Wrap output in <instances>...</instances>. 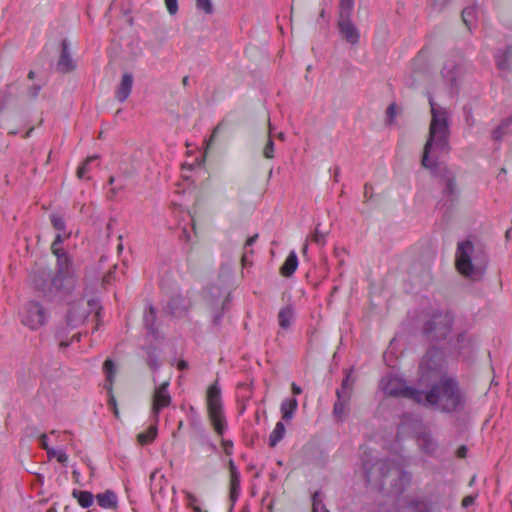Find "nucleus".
<instances>
[{
    "mask_svg": "<svg viewBox=\"0 0 512 512\" xmlns=\"http://www.w3.org/2000/svg\"><path fill=\"white\" fill-rule=\"evenodd\" d=\"M97 503L104 509L114 510L117 508L118 499L112 490H106L96 495Z\"/></svg>",
    "mask_w": 512,
    "mask_h": 512,
    "instance_id": "b1692460",
    "label": "nucleus"
},
{
    "mask_svg": "<svg viewBox=\"0 0 512 512\" xmlns=\"http://www.w3.org/2000/svg\"><path fill=\"white\" fill-rule=\"evenodd\" d=\"M51 223L56 230L62 231L65 229V222L62 217L57 215L51 216Z\"/></svg>",
    "mask_w": 512,
    "mask_h": 512,
    "instance_id": "49530a36",
    "label": "nucleus"
},
{
    "mask_svg": "<svg viewBox=\"0 0 512 512\" xmlns=\"http://www.w3.org/2000/svg\"><path fill=\"white\" fill-rule=\"evenodd\" d=\"M383 390L389 396L407 398L419 404L421 387H410L400 378H388L383 385Z\"/></svg>",
    "mask_w": 512,
    "mask_h": 512,
    "instance_id": "1a4fd4ad",
    "label": "nucleus"
},
{
    "mask_svg": "<svg viewBox=\"0 0 512 512\" xmlns=\"http://www.w3.org/2000/svg\"><path fill=\"white\" fill-rule=\"evenodd\" d=\"M220 318H221V314L217 312V314L214 316V323L218 324V322L220 321Z\"/></svg>",
    "mask_w": 512,
    "mask_h": 512,
    "instance_id": "69168bd1",
    "label": "nucleus"
},
{
    "mask_svg": "<svg viewBox=\"0 0 512 512\" xmlns=\"http://www.w3.org/2000/svg\"><path fill=\"white\" fill-rule=\"evenodd\" d=\"M329 234V230H323L321 228V224L318 223L314 229V232L310 236V240L320 246L325 245L326 243V237Z\"/></svg>",
    "mask_w": 512,
    "mask_h": 512,
    "instance_id": "473e14b6",
    "label": "nucleus"
},
{
    "mask_svg": "<svg viewBox=\"0 0 512 512\" xmlns=\"http://www.w3.org/2000/svg\"><path fill=\"white\" fill-rule=\"evenodd\" d=\"M354 0H340L338 10V20L352 19Z\"/></svg>",
    "mask_w": 512,
    "mask_h": 512,
    "instance_id": "c85d7f7f",
    "label": "nucleus"
},
{
    "mask_svg": "<svg viewBox=\"0 0 512 512\" xmlns=\"http://www.w3.org/2000/svg\"><path fill=\"white\" fill-rule=\"evenodd\" d=\"M298 402L295 398L287 399L281 404V413L284 420H290L297 409Z\"/></svg>",
    "mask_w": 512,
    "mask_h": 512,
    "instance_id": "c756f323",
    "label": "nucleus"
},
{
    "mask_svg": "<svg viewBox=\"0 0 512 512\" xmlns=\"http://www.w3.org/2000/svg\"><path fill=\"white\" fill-rule=\"evenodd\" d=\"M166 9L170 15H175L178 12V0H164Z\"/></svg>",
    "mask_w": 512,
    "mask_h": 512,
    "instance_id": "a18cd8bd",
    "label": "nucleus"
},
{
    "mask_svg": "<svg viewBox=\"0 0 512 512\" xmlns=\"http://www.w3.org/2000/svg\"><path fill=\"white\" fill-rule=\"evenodd\" d=\"M240 492V475L230 477V499L232 502L236 501Z\"/></svg>",
    "mask_w": 512,
    "mask_h": 512,
    "instance_id": "e433bc0d",
    "label": "nucleus"
},
{
    "mask_svg": "<svg viewBox=\"0 0 512 512\" xmlns=\"http://www.w3.org/2000/svg\"><path fill=\"white\" fill-rule=\"evenodd\" d=\"M121 189H122V187H120V188H112L111 191H110L111 195L109 196V198L113 199L115 197V195L117 194V192L119 190H121Z\"/></svg>",
    "mask_w": 512,
    "mask_h": 512,
    "instance_id": "0e129e2a",
    "label": "nucleus"
},
{
    "mask_svg": "<svg viewBox=\"0 0 512 512\" xmlns=\"http://www.w3.org/2000/svg\"><path fill=\"white\" fill-rule=\"evenodd\" d=\"M453 319L448 313H436L423 327V333L429 341H439L447 338L452 327Z\"/></svg>",
    "mask_w": 512,
    "mask_h": 512,
    "instance_id": "6e6552de",
    "label": "nucleus"
},
{
    "mask_svg": "<svg viewBox=\"0 0 512 512\" xmlns=\"http://www.w3.org/2000/svg\"><path fill=\"white\" fill-rule=\"evenodd\" d=\"M435 6L443 7L449 0H432Z\"/></svg>",
    "mask_w": 512,
    "mask_h": 512,
    "instance_id": "680f3d73",
    "label": "nucleus"
},
{
    "mask_svg": "<svg viewBox=\"0 0 512 512\" xmlns=\"http://www.w3.org/2000/svg\"><path fill=\"white\" fill-rule=\"evenodd\" d=\"M476 10L474 7H466L462 11V21L465 24V26L468 28V30H471V26L473 24L474 18H475Z\"/></svg>",
    "mask_w": 512,
    "mask_h": 512,
    "instance_id": "c9c22d12",
    "label": "nucleus"
},
{
    "mask_svg": "<svg viewBox=\"0 0 512 512\" xmlns=\"http://www.w3.org/2000/svg\"><path fill=\"white\" fill-rule=\"evenodd\" d=\"M324 18H325V10H324V9H322V10L320 11V13H319V18H318V20H320V19H324Z\"/></svg>",
    "mask_w": 512,
    "mask_h": 512,
    "instance_id": "774afa93",
    "label": "nucleus"
},
{
    "mask_svg": "<svg viewBox=\"0 0 512 512\" xmlns=\"http://www.w3.org/2000/svg\"><path fill=\"white\" fill-rule=\"evenodd\" d=\"M488 256L481 248H476L469 240L458 243L456 267L459 273L472 281L481 280L487 270Z\"/></svg>",
    "mask_w": 512,
    "mask_h": 512,
    "instance_id": "7ed1b4c3",
    "label": "nucleus"
},
{
    "mask_svg": "<svg viewBox=\"0 0 512 512\" xmlns=\"http://www.w3.org/2000/svg\"><path fill=\"white\" fill-rule=\"evenodd\" d=\"M224 125L225 121L223 120L213 129L212 135L208 141V145H210L214 141L215 137L217 136V134L220 132Z\"/></svg>",
    "mask_w": 512,
    "mask_h": 512,
    "instance_id": "09e8293b",
    "label": "nucleus"
},
{
    "mask_svg": "<svg viewBox=\"0 0 512 512\" xmlns=\"http://www.w3.org/2000/svg\"><path fill=\"white\" fill-rule=\"evenodd\" d=\"M474 501H475V497L474 496H472V495L466 496L462 500V506L464 508H467V507L473 505Z\"/></svg>",
    "mask_w": 512,
    "mask_h": 512,
    "instance_id": "603ef678",
    "label": "nucleus"
},
{
    "mask_svg": "<svg viewBox=\"0 0 512 512\" xmlns=\"http://www.w3.org/2000/svg\"><path fill=\"white\" fill-rule=\"evenodd\" d=\"M195 5L199 11H203L207 15H211L214 12L212 0H195Z\"/></svg>",
    "mask_w": 512,
    "mask_h": 512,
    "instance_id": "ea45409f",
    "label": "nucleus"
},
{
    "mask_svg": "<svg viewBox=\"0 0 512 512\" xmlns=\"http://www.w3.org/2000/svg\"><path fill=\"white\" fill-rule=\"evenodd\" d=\"M35 78V72L33 70L29 71L28 79L33 80Z\"/></svg>",
    "mask_w": 512,
    "mask_h": 512,
    "instance_id": "338daca9",
    "label": "nucleus"
},
{
    "mask_svg": "<svg viewBox=\"0 0 512 512\" xmlns=\"http://www.w3.org/2000/svg\"><path fill=\"white\" fill-rule=\"evenodd\" d=\"M184 494L186 496L188 507L193 509L194 512H208L202 511L201 507L198 505L199 500L194 494L188 491H184Z\"/></svg>",
    "mask_w": 512,
    "mask_h": 512,
    "instance_id": "a19ab883",
    "label": "nucleus"
},
{
    "mask_svg": "<svg viewBox=\"0 0 512 512\" xmlns=\"http://www.w3.org/2000/svg\"><path fill=\"white\" fill-rule=\"evenodd\" d=\"M40 90H41V85L39 84H34L30 87H28L27 89V95L28 97L31 99V100H35L39 93H40Z\"/></svg>",
    "mask_w": 512,
    "mask_h": 512,
    "instance_id": "de8ad7c7",
    "label": "nucleus"
},
{
    "mask_svg": "<svg viewBox=\"0 0 512 512\" xmlns=\"http://www.w3.org/2000/svg\"><path fill=\"white\" fill-rule=\"evenodd\" d=\"M207 407L210 421L218 435H223L225 420L222 413L221 390L215 381L207 390Z\"/></svg>",
    "mask_w": 512,
    "mask_h": 512,
    "instance_id": "423d86ee",
    "label": "nucleus"
},
{
    "mask_svg": "<svg viewBox=\"0 0 512 512\" xmlns=\"http://www.w3.org/2000/svg\"><path fill=\"white\" fill-rule=\"evenodd\" d=\"M337 401L334 403L333 416L337 421L342 422L349 411L350 398L342 394L336 395Z\"/></svg>",
    "mask_w": 512,
    "mask_h": 512,
    "instance_id": "412c9836",
    "label": "nucleus"
},
{
    "mask_svg": "<svg viewBox=\"0 0 512 512\" xmlns=\"http://www.w3.org/2000/svg\"><path fill=\"white\" fill-rule=\"evenodd\" d=\"M285 431L286 429L284 424L282 422H277L269 436V445L271 447H275L283 439Z\"/></svg>",
    "mask_w": 512,
    "mask_h": 512,
    "instance_id": "7c9ffc66",
    "label": "nucleus"
},
{
    "mask_svg": "<svg viewBox=\"0 0 512 512\" xmlns=\"http://www.w3.org/2000/svg\"><path fill=\"white\" fill-rule=\"evenodd\" d=\"M442 354L429 350L419 366V405L442 413H456L465 408L466 397L456 379L441 375Z\"/></svg>",
    "mask_w": 512,
    "mask_h": 512,
    "instance_id": "f257e3e1",
    "label": "nucleus"
},
{
    "mask_svg": "<svg viewBox=\"0 0 512 512\" xmlns=\"http://www.w3.org/2000/svg\"><path fill=\"white\" fill-rule=\"evenodd\" d=\"M114 274V270L110 269L104 276H103V282L104 283H110L112 277Z\"/></svg>",
    "mask_w": 512,
    "mask_h": 512,
    "instance_id": "13d9d810",
    "label": "nucleus"
},
{
    "mask_svg": "<svg viewBox=\"0 0 512 512\" xmlns=\"http://www.w3.org/2000/svg\"><path fill=\"white\" fill-rule=\"evenodd\" d=\"M97 158V156H91V157H88L86 158V160L79 166L78 170H77V177L78 178H83L84 175L87 173L88 171V165Z\"/></svg>",
    "mask_w": 512,
    "mask_h": 512,
    "instance_id": "37998d69",
    "label": "nucleus"
},
{
    "mask_svg": "<svg viewBox=\"0 0 512 512\" xmlns=\"http://www.w3.org/2000/svg\"><path fill=\"white\" fill-rule=\"evenodd\" d=\"M462 75V65L454 60L446 61L441 70V76L449 86L451 92L457 91Z\"/></svg>",
    "mask_w": 512,
    "mask_h": 512,
    "instance_id": "ddd939ff",
    "label": "nucleus"
},
{
    "mask_svg": "<svg viewBox=\"0 0 512 512\" xmlns=\"http://www.w3.org/2000/svg\"><path fill=\"white\" fill-rule=\"evenodd\" d=\"M512 132V119L506 117L491 131V138L493 141L500 143L503 137Z\"/></svg>",
    "mask_w": 512,
    "mask_h": 512,
    "instance_id": "4be33fe9",
    "label": "nucleus"
},
{
    "mask_svg": "<svg viewBox=\"0 0 512 512\" xmlns=\"http://www.w3.org/2000/svg\"><path fill=\"white\" fill-rule=\"evenodd\" d=\"M133 83L134 78L132 73L126 72L122 75L121 81L115 91V97L119 102L123 103L127 100L131 94Z\"/></svg>",
    "mask_w": 512,
    "mask_h": 512,
    "instance_id": "6ab92c4d",
    "label": "nucleus"
},
{
    "mask_svg": "<svg viewBox=\"0 0 512 512\" xmlns=\"http://www.w3.org/2000/svg\"><path fill=\"white\" fill-rule=\"evenodd\" d=\"M61 48V54L57 62V69L62 73L71 72L76 68V65L69 51V44L67 40L62 41Z\"/></svg>",
    "mask_w": 512,
    "mask_h": 512,
    "instance_id": "f3484780",
    "label": "nucleus"
},
{
    "mask_svg": "<svg viewBox=\"0 0 512 512\" xmlns=\"http://www.w3.org/2000/svg\"><path fill=\"white\" fill-rule=\"evenodd\" d=\"M31 282L36 290L42 292L46 296H50L54 293H70L74 290L65 289L54 285V277L49 279V275L45 270H38L33 272L31 276Z\"/></svg>",
    "mask_w": 512,
    "mask_h": 512,
    "instance_id": "9d476101",
    "label": "nucleus"
},
{
    "mask_svg": "<svg viewBox=\"0 0 512 512\" xmlns=\"http://www.w3.org/2000/svg\"><path fill=\"white\" fill-rule=\"evenodd\" d=\"M188 367V363L184 360H181L179 363H178V368L180 370H184Z\"/></svg>",
    "mask_w": 512,
    "mask_h": 512,
    "instance_id": "e2e57ef3",
    "label": "nucleus"
},
{
    "mask_svg": "<svg viewBox=\"0 0 512 512\" xmlns=\"http://www.w3.org/2000/svg\"><path fill=\"white\" fill-rule=\"evenodd\" d=\"M397 114V105L391 103L386 110L387 123L392 124Z\"/></svg>",
    "mask_w": 512,
    "mask_h": 512,
    "instance_id": "c03bdc74",
    "label": "nucleus"
},
{
    "mask_svg": "<svg viewBox=\"0 0 512 512\" xmlns=\"http://www.w3.org/2000/svg\"><path fill=\"white\" fill-rule=\"evenodd\" d=\"M157 435V423L154 421L147 431L138 434L137 439L141 445L151 443Z\"/></svg>",
    "mask_w": 512,
    "mask_h": 512,
    "instance_id": "2f4dec72",
    "label": "nucleus"
},
{
    "mask_svg": "<svg viewBox=\"0 0 512 512\" xmlns=\"http://www.w3.org/2000/svg\"><path fill=\"white\" fill-rule=\"evenodd\" d=\"M147 364L153 370H156L159 367L158 359L154 355H149L148 356Z\"/></svg>",
    "mask_w": 512,
    "mask_h": 512,
    "instance_id": "8fccbe9b",
    "label": "nucleus"
},
{
    "mask_svg": "<svg viewBox=\"0 0 512 512\" xmlns=\"http://www.w3.org/2000/svg\"><path fill=\"white\" fill-rule=\"evenodd\" d=\"M257 238H258V234H254L253 236L249 237L246 240L244 248L246 249L247 247L253 245L256 242Z\"/></svg>",
    "mask_w": 512,
    "mask_h": 512,
    "instance_id": "4d7b16f0",
    "label": "nucleus"
},
{
    "mask_svg": "<svg viewBox=\"0 0 512 512\" xmlns=\"http://www.w3.org/2000/svg\"><path fill=\"white\" fill-rule=\"evenodd\" d=\"M354 380H351V371H349L346 377L343 379L341 387L337 389L336 395L342 394L344 396L351 397Z\"/></svg>",
    "mask_w": 512,
    "mask_h": 512,
    "instance_id": "72a5a7b5",
    "label": "nucleus"
},
{
    "mask_svg": "<svg viewBox=\"0 0 512 512\" xmlns=\"http://www.w3.org/2000/svg\"><path fill=\"white\" fill-rule=\"evenodd\" d=\"M155 321H156V312H155V309L152 306H150L144 314V325L150 333L155 332V327H154Z\"/></svg>",
    "mask_w": 512,
    "mask_h": 512,
    "instance_id": "f704fd0d",
    "label": "nucleus"
},
{
    "mask_svg": "<svg viewBox=\"0 0 512 512\" xmlns=\"http://www.w3.org/2000/svg\"><path fill=\"white\" fill-rule=\"evenodd\" d=\"M298 267V258L294 251L290 252L284 264L280 268V272L285 277H290Z\"/></svg>",
    "mask_w": 512,
    "mask_h": 512,
    "instance_id": "393cba45",
    "label": "nucleus"
},
{
    "mask_svg": "<svg viewBox=\"0 0 512 512\" xmlns=\"http://www.w3.org/2000/svg\"><path fill=\"white\" fill-rule=\"evenodd\" d=\"M362 464L368 482L381 481L392 471V469H396L401 479L406 483H409L411 480L410 474L408 472L398 469L389 460L381 459L372 462V458L367 453H365Z\"/></svg>",
    "mask_w": 512,
    "mask_h": 512,
    "instance_id": "39448f33",
    "label": "nucleus"
},
{
    "mask_svg": "<svg viewBox=\"0 0 512 512\" xmlns=\"http://www.w3.org/2000/svg\"><path fill=\"white\" fill-rule=\"evenodd\" d=\"M512 132V119L506 117L491 131V138L493 141L500 143L503 137Z\"/></svg>",
    "mask_w": 512,
    "mask_h": 512,
    "instance_id": "5701e85b",
    "label": "nucleus"
},
{
    "mask_svg": "<svg viewBox=\"0 0 512 512\" xmlns=\"http://www.w3.org/2000/svg\"><path fill=\"white\" fill-rule=\"evenodd\" d=\"M506 174H507V170H506V168L502 167V168L500 169V171H499V173H498L497 177H496V178H497V180H498L499 182H503V181H505V176H506Z\"/></svg>",
    "mask_w": 512,
    "mask_h": 512,
    "instance_id": "6e6d98bb",
    "label": "nucleus"
},
{
    "mask_svg": "<svg viewBox=\"0 0 512 512\" xmlns=\"http://www.w3.org/2000/svg\"><path fill=\"white\" fill-rule=\"evenodd\" d=\"M268 124H269V138H268V141L263 149V155L267 159H272V158H274V142L271 139L272 126H271L269 118H268Z\"/></svg>",
    "mask_w": 512,
    "mask_h": 512,
    "instance_id": "58836bf2",
    "label": "nucleus"
},
{
    "mask_svg": "<svg viewBox=\"0 0 512 512\" xmlns=\"http://www.w3.org/2000/svg\"><path fill=\"white\" fill-rule=\"evenodd\" d=\"M72 496L77 499L80 506L88 508L93 504L94 496L89 491H82L74 489Z\"/></svg>",
    "mask_w": 512,
    "mask_h": 512,
    "instance_id": "bb28decb",
    "label": "nucleus"
},
{
    "mask_svg": "<svg viewBox=\"0 0 512 512\" xmlns=\"http://www.w3.org/2000/svg\"><path fill=\"white\" fill-rule=\"evenodd\" d=\"M428 102L431 111V121L428 138L423 148L421 164L424 168L431 170L441 180L444 185V195L452 198L458 192L456 175L447 166L437 163L439 156L448 154L451 150L448 111L445 107L435 102L431 93H428Z\"/></svg>",
    "mask_w": 512,
    "mask_h": 512,
    "instance_id": "f03ea898",
    "label": "nucleus"
},
{
    "mask_svg": "<svg viewBox=\"0 0 512 512\" xmlns=\"http://www.w3.org/2000/svg\"><path fill=\"white\" fill-rule=\"evenodd\" d=\"M92 306V301L87 303L83 301L71 304L66 316V324L70 328H77L84 323L90 313L89 307Z\"/></svg>",
    "mask_w": 512,
    "mask_h": 512,
    "instance_id": "f8f14e48",
    "label": "nucleus"
},
{
    "mask_svg": "<svg viewBox=\"0 0 512 512\" xmlns=\"http://www.w3.org/2000/svg\"><path fill=\"white\" fill-rule=\"evenodd\" d=\"M103 370L106 374V384L105 388L109 393L108 405L113 410V414L116 418H119V410L117 407L116 399L112 393V387L114 383V378L116 374V366L111 359H107L103 364Z\"/></svg>",
    "mask_w": 512,
    "mask_h": 512,
    "instance_id": "4468645a",
    "label": "nucleus"
},
{
    "mask_svg": "<svg viewBox=\"0 0 512 512\" xmlns=\"http://www.w3.org/2000/svg\"><path fill=\"white\" fill-rule=\"evenodd\" d=\"M222 445L224 447L225 453L228 454V455L231 454V449H232V446H233L232 442L228 441V440H223L222 441Z\"/></svg>",
    "mask_w": 512,
    "mask_h": 512,
    "instance_id": "864d4df0",
    "label": "nucleus"
},
{
    "mask_svg": "<svg viewBox=\"0 0 512 512\" xmlns=\"http://www.w3.org/2000/svg\"><path fill=\"white\" fill-rule=\"evenodd\" d=\"M292 392L295 394V395H299L301 394L302 390L299 386H297L295 383L292 384Z\"/></svg>",
    "mask_w": 512,
    "mask_h": 512,
    "instance_id": "052dcab7",
    "label": "nucleus"
},
{
    "mask_svg": "<svg viewBox=\"0 0 512 512\" xmlns=\"http://www.w3.org/2000/svg\"><path fill=\"white\" fill-rule=\"evenodd\" d=\"M294 316L293 308L289 305L283 307L278 314L279 325L283 329H287L291 325V321Z\"/></svg>",
    "mask_w": 512,
    "mask_h": 512,
    "instance_id": "cd10ccee",
    "label": "nucleus"
},
{
    "mask_svg": "<svg viewBox=\"0 0 512 512\" xmlns=\"http://www.w3.org/2000/svg\"><path fill=\"white\" fill-rule=\"evenodd\" d=\"M47 455L49 458L55 457L58 462L60 463H66L68 460L67 454L63 450H56L54 448H51L48 450Z\"/></svg>",
    "mask_w": 512,
    "mask_h": 512,
    "instance_id": "79ce46f5",
    "label": "nucleus"
},
{
    "mask_svg": "<svg viewBox=\"0 0 512 512\" xmlns=\"http://www.w3.org/2000/svg\"><path fill=\"white\" fill-rule=\"evenodd\" d=\"M337 28L340 37L352 46L360 41V32L352 19L337 20Z\"/></svg>",
    "mask_w": 512,
    "mask_h": 512,
    "instance_id": "2eb2a0df",
    "label": "nucleus"
},
{
    "mask_svg": "<svg viewBox=\"0 0 512 512\" xmlns=\"http://www.w3.org/2000/svg\"><path fill=\"white\" fill-rule=\"evenodd\" d=\"M417 445L427 455H433L438 448L437 441L433 438L431 432L426 430L418 433Z\"/></svg>",
    "mask_w": 512,
    "mask_h": 512,
    "instance_id": "a211bd4d",
    "label": "nucleus"
},
{
    "mask_svg": "<svg viewBox=\"0 0 512 512\" xmlns=\"http://www.w3.org/2000/svg\"><path fill=\"white\" fill-rule=\"evenodd\" d=\"M467 454V448L465 446H461L457 450V456L460 458L466 457Z\"/></svg>",
    "mask_w": 512,
    "mask_h": 512,
    "instance_id": "bf43d9fd",
    "label": "nucleus"
},
{
    "mask_svg": "<svg viewBox=\"0 0 512 512\" xmlns=\"http://www.w3.org/2000/svg\"><path fill=\"white\" fill-rule=\"evenodd\" d=\"M205 297L209 304L218 311L224 307L228 297L227 289L221 285L213 284L208 287Z\"/></svg>",
    "mask_w": 512,
    "mask_h": 512,
    "instance_id": "dca6fc26",
    "label": "nucleus"
},
{
    "mask_svg": "<svg viewBox=\"0 0 512 512\" xmlns=\"http://www.w3.org/2000/svg\"><path fill=\"white\" fill-rule=\"evenodd\" d=\"M62 241V236L57 234L51 245V251L57 258V272L53 284L65 289H75L78 280L71 258L61 248Z\"/></svg>",
    "mask_w": 512,
    "mask_h": 512,
    "instance_id": "20e7f679",
    "label": "nucleus"
},
{
    "mask_svg": "<svg viewBox=\"0 0 512 512\" xmlns=\"http://www.w3.org/2000/svg\"><path fill=\"white\" fill-rule=\"evenodd\" d=\"M39 442H40V445L41 447L46 450V452H48V450L51 449V447H49L48 443H47V435L46 434H41L40 437H39Z\"/></svg>",
    "mask_w": 512,
    "mask_h": 512,
    "instance_id": "3c124183",
    "label": "nucleus"
},
{
    "mask_svg": "<svg viewBox=\"0 0 512 512\" xmlns=\"http://www.w3.org/2000/svg\"><path fill=\"white\" fill-rule=\"evenodd\" d=\"M20 322L31 330H37L46 323L47 310L35 300L25 302L19 310Z\"/></svg>",
    "mask_w": 512,
    "mask_h": 512,
    "instance_id": "0eeeda50",
    "label": "nucleus"
},
{
    "mask_svg": "<svg viewBox=\"0 0 512 512\" xmlns=\"http://www.w3.org/2000/svg\"><path fill=\"white\" fill-rule=\"evenodd\" d=\"M14 84L9 83L6 84L1 90H0V108L5 109L15 98L14 93Z\"/></svg>",
    "mask_w": 512,
    "mask_h": 512,
    "instance_id": "a878e982",
    "label": "nucleus"
},
{
    "mask_svg": "<svg viewBox=\"0 0 512 512\" xmlns=\"http://www.w3.org/2000/svg\"><path fill=\"white\" fill-rule=\"evenodd\" d=\"M229 468H230V477H234V475H239V472L232 460L229 461Z\"/></svg>",
    "mask_w": 512,
    "mask_h": 512,
    "instance_id": "5fc2aeb1",
    "label": "nucleus"
},
{
    "mask_svg": "<svg viewBox=\"0 0 512 512\" xmlns=\"http://www.w3.org/2000/svg\"><path fill=\"white\" fill-rule=\"evenodd\" d=\"M312 512H329L323 503L320 492L316 491L312 496Z\"/></svg>",
    "mask_w": 512,
    "mask_h": 512,
    "instance_id": "4c0bfd02",
    "label": "nucleus"
},
{
    "mask_svg": "<svg viewBox=\"0 0 512 512\" xmlns=\"http://www.w3.org/2000/svg\"><path fill=\"white\" fill-rule=\"evenodd\" d=\"M170 380L162 382L160 385L155 386L152 394V415L154 421L158 423L159 413L162 409L168 407L172 402V397L168 391Z\"/></svg>",
    "mask_w": 512,
    "mask_h": 512,
    "instance_id": "9b49d317",
    "label": "nucleus"
},
{
    "mask_svg": "<svg viewBox=\"0 0 512 512\" xmlns=\"http://www.w3.org/2000/svg\"><path fill=\"white\" fill-rule=\"evenodd\" d=\"M512 46L499 50L495 55L497 68L502 72H509L511 69Z\"/></svg>",
    "mask_w": 512,
    "mask_h": 512,
    "instance_id": "aec40b11",
    "label": "nucleus"
}]
</instances>
